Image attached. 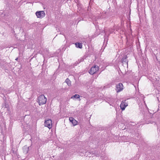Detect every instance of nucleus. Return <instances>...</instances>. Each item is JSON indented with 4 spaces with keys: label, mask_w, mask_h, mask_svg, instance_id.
<instances>
[{
    "label": "nucleus",
    "mask_w": 160,
    "mask_h": 160,
    "mask_svg": "<svg viewBox=\"0 0 160 160\" xmlns=\"http://www.w3.org/2000/svg\"><path fill=\"white\" fill-rule=\"evenodd\" d=\"M123 85L121 83H119L116 85V90L117 92H119L122 90L123 89Z\"/></svg>",
    "instance_id": "39448f33"
},
{
    "label": "nucleus",
    "mask_w": 160,
    "mask_h": 160,
    "mask_svg": "<svg viewBox=\"0 0 160 160\" xmlns=\"http://www.w3.org/2000/svg\"><path fill=\"white\" fill-rule=\"evenodd\" d=\"M127 56H125L122 59V62H127L128 63V61H127Z\"/></svg>",
    "instance_id": "9b49d317"
},
{
    "label": "nucleus",
    "mask_w": 160,
    "mask_h": 160,
    "mask_svg": "<svg viewBox=\"0 0 160 160\" xmlns=\"http://www.w3.org/2000/svg\"><path fill=\"white\" fill-rule=\"evenodd\" d=\"M75 45L77 48H82V44L81 43L77 42L75 43Z\"/></svg>",
    "instance_id": "6e6552de"
},
{
    "label": "nucleus",
    "mask_w": 160,
    "mask_h": 160,
    "mask_svg": "<svg viewBox=\"0 0 160 160\" xmlns=\"http://www.w3.org/2000/svg\"><path fill=\"white\" fill-rule=\"evenodd\" d=\"M29 147L26 145L24 146L22 148L23 152L25 154L27 153L29 150Z\"/></svg>",
    "instance_id": "0eeeda50"
},
{
    "label": "nucleus",
    "mask_w": 160,
    "mask_h": 160,
    "mask_svg": "<svg viewBox=\"0 0 160 160\" xmlns=\"http://www.w3.org/2000/svg\"><path fill=\"white\" fill-rule=\"evenodd\" d=\"M72 123L74 126H75L78 124V122L74 119H72Z\"/></svg>",
    "instance_id": "f8f14e48"
},
{
    "label": "nucleus",
    "mask_w": 160,
    "mask_h": 160,
    "mask_svg": "<svg viewBox=\"0 0 160 160\" xmlns=\"http://www.w3.org/2000/svg\"><path fill=\"white\" fill-rule=\"evenodd\" d=\"M45 127H48L49 129L52 128V120L51 119H48L45 121L44 122Z\"/></svg>",
    "instance_id": "7ed1b4c3"
},
{
    "label": "nucleus",
    "mask_w": 160,
    "mask_h": 160,
    "mask_svg": "<svg viewBox=\"0 0 160 160\" xmlns=\"http://www.w3.org/2000/svg\"><path fill=\"white\" fill-rule=\"evenodd\" d=\"M108 101L109 102V103H112L114 101V100L112 98H108Z\"/></svg>",
    "instance_id": "ddd939ff"
},
{
    "label": "nucleus",
    "mask_w": 160,
    "mask_h": 160,
    "mask_svg": "<svg viewBox=\"0 0 160 160\" xmlns=\"http://www.w3.org/2000/svg\"><path fill=\"white\" fill-rule=\"evenodd\" d=\"M18 58H17L16 59H15V60L17 61L18 60Z\"/></svg>",
    "instance_id": "2eb2a0df"
},
{
    "label": "nucleus",
    "mask_w": 160,
    "mask_h": 160,
    "mask_svg": "<svg viewBox=\"0 0 160 160\" xmlns=\"http://www.w3.org/2000/svg\"><path fill=\"white\" fill-rule=\"evenodd\" d=\"M47 98L43 95H40L38 98V102L39 105H41L46 103L47 101Z\"/></svg>",
    "instance_id": "f257e3e1"
},
{
    "label": "nucleus",
    "mask_w": 160,
    "mask_h": 160,
    "mask_svg": "<svg viewBox=\"0 0 160 160\" xmlns=\"http://www.w3.org/2000/svg\"><path fill=\"white\" fill-rule=\"evenodd\" d=\"M98 70L99 67L98 66L95 65L91 68L89 71V73L90 74L93 75L98 71Z\"/></svg>",
    "instance_id": "f03ea898"
},
{
    "label": "nucleus",
    "mask_w": 160,
    "mask_h": 160,
    "mask_svg": "<svg viewBox=\"0 0 160 160\" xmlns=\"http://www.w3.org/2000/svg\"><path fill=\"white\" fill-rule=\"evenodd\" d=\"M80 96L79 95L76 94L72 96L71 97V98H77V99H79V101H80Z\"/></svg>",
    "instance_id": "1a4fd4ad"
},
{
    "label": "nucleus",
    "mask_w": 160,
    "mask_h": 160,
    "mask_svg": "<svg viewBox=\"0 0 160 160\" xmlns=\"http://www.w3.org/2000/svg\"><path fill=\"white\" fill-rule=\"evenodd\" d=\"M36 14L38 18H43L45 16V13L43 11L37 12Z\"/></svg>",
    "instance_id": "20e7f679"
},
{
    "label": "nucleus",
    "mask_w": 160,
    "mask_h": 160,
    "mask_svg": "<svg viewBox=\"0 0 160 160\" xmlns=\"http://www.w3.org/2000/svg\"><path fill=\"white\" fill-rule=\"evenodd\" d=\"M69 119L70 122H72V119H74V118H73L70 117V118H69Z\"/></svg>",
    "instance_id": "4468645a"
},
{
    "label": "nucleus",
    "mask_w": 160,
    "mask_h": 160,
    "mask_svg": "<svg viewBox=\"0 0 160 160\" xmlns=\"http://www.w3.org/2000/svg\"><path fill=\"white\" fill-rule=\"evenodd\" d=\"M68 86L71 85V82L68 78H67L65 82Z\"/></svg>",
    "instance_id": "9d476101"
},
{
    "label": "nucleus",
    "mask_w": 160,
    "mask_h": 160,
    "mask_svg": "<svg viewBox=\"0 0 160 160\" xmlns=\"http://www.w3.org/2000/svg\"><path fill=\"white\" fill-rule=\"evenodd\" d=\"M128 106L127 104L125 102H122L120 105L121 109L123 110L125 109V108Z\"/></svg>",
    "instance_id": "423d86ee"
}]
</instances>
